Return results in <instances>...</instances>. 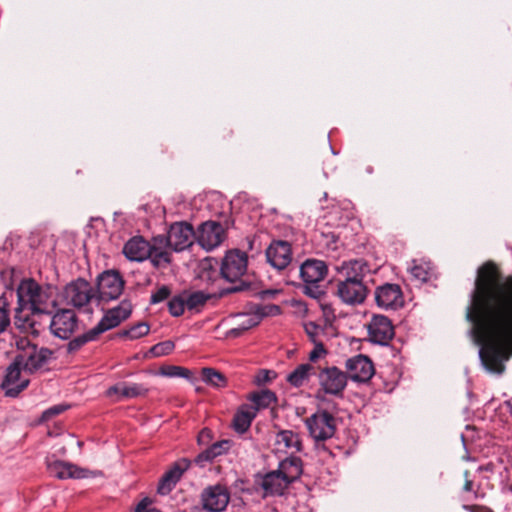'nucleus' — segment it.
<instances>
[{"instance_id":"f257e3e1","label":"nucleus","mask_w":512,"mask_h":512,"mask_svg":"<svg viewBox=\"0 0 512 512\" xmlns=\"http://www.w3.org/2000/svg\"><path fill=\"white\" fill-rule=\"evenodd\" d=\"M466 318L483 368L501 375L512 355V276L501 283L492 262L479 267Z\"/></svg>"},{"instance_id":"f03ea898","label":"nucleus","mask_w":512,"mask_h":512,"mask_svg":"<svg viewBox=\"0 0 512 512\" xmlns=\"http://www.w3.org/2000/svg\"><path fill=\"white\" fill-rule=\"evenodd\" d=\"M55 288L40 285L34 279H24L17 287L18 305L15 308V325L24 332H36L33 316L50 314L56 306Z\"/></svg>"},{"instance_id":"7ed1b4c3","label":"nucleus","mask_w":512,"mask_h":512,"mask_svg":"<svg viewBox=\"0 0 512 512\" xmlns=\"http://www.w3.org/2000/svg\"><path fill=\"white\" fill-rule=\"evenodd\" d=\"M337 271L341 278L337 280V296L348 305L364 302L368 294L365 278L370 273L368 263L363 259L343 262Z\"/></svg>"},{"instance_id":"20e7f679","label":"nucleus","mask_w":512,"mask_h":512,"mask_svg":"<svg viewBox=\"0 0 512 512\" xmlns=\"http://www.w3.org/2000/svg\"><path fill=\"white\" fill-rule=\"evenodd\" d=\"M248 256L245 252L240 250H231L224 256L220 272L222 277L236 285L227 289L229 293L239 292L246 290L249 285L242 280V277L247 271Z\"/></svg>"},{"instance_id":"39448f33","label":"nucleus","mask_w":512,"mask_h":512,"mask_svg":"<svg viewBox=\"0 0 512 512\" xmlns=\"http://www.w3.org/2000/svg\"><path fill=\"white\" fill-rule=\"evenodd\" d=\"M328 272L327 265L322 260L307 259L300 266V276L303 281V293L313 299L324 295L322 282Z\"/></svg>"},{"instance_id":"423d86ee","label":"nucleus","mask_w":512,"mask_h":512,"mask_svg":"<svg viewBox=\"0 0 512 512\" xmlns=\"http://www.w3.org/2000/svg\"><path fill=\"white\" fill-rule=\"evenodd\" d=\"M19 353L14 357L15 361L29 375L41 369L51 357V350L48 348H38L31 344L27 339H21L17 342Z\"/></svg>"},{"instance_id":"0eeeda50","label":"nucleus","mask_w":512,"mask_h":512,"mask_svg":"<svg viewBox=\"0 0 512 512\" xmlns=\"http://www.w3.org/2000/svg\"><path fill=\"white\" fill-rule=\"evenodd\" d=\"M63 298L67 305L87 311L92 302H97L94 287L82 278H78L65 286Z\"/></svg>"},{"instance_id":"6e6552de","label":"nucleus","mask_w":512,"mask_h":512,"mask_svg":"<svg viewBox=\"0 0 512 512\" xmlns=\"http://www.w3.org/2000/svg\"><path fill=\"white\" fill-rule=\"evenodd\" d=\"M305 426L316 444L332 438L336 432V420L326 410H319L307 417Z\"/></svg>"},{"instance_id":"1a4fd4ad","label":"nucleus","mask_w":512,"mask_h":512,"mask_svg":"<svg viewBox=\"0 0 512 512\" xmlns=\"http://www.w3.org/2000/svg\"><path fill=\"white\" fill-rule=\"evenodd\" d=\"M125 282L116 270H106L97 277V303L116 300L123 292Z\"/></svg>"},{"instance_id":"9d476101","label":"nucleus","mask_w":512,"mask_h":512,"mask_svg":"<svg viewBox=\"0 0 512 512\" xmlns=\"http://www.w3.org/2000/svg\"><path fill=\"white\" fill-rule=\"evenodd\" d=\"M46 466L49 474L60 480L85 479L95 477L100 474L99 472L81 468L70 462L57 460L54 457H48L46 459Z\"/></svg>"},{"instance_id":"9b49d317","label":"nucleus","mask_w":512,"mask_h":512,"mask_svg":"<svg viewBox=\"0 0 512 512\" xmlns=\"http://www.w3.org/2000/svg\"><path fill=\"white\" fill-rule=\"evenodd\" d=\"M347 380V374L335 366L323 368L318 373L320 390L336 397H342Z\"/></svg>"},{"instance_id":"f8f14e48","label":"nucleus","mask_w":512,"mask_h":512,"mask_svg":"<svg viewBox=\"0 0 512 512\" xmlns=\"http://www.w3.org/2000/svg\"><path fill=\"white\" fill-rule=\"evenodd\" d=\"M29 374L24 372L23 368L13 359L12 363L7 367L6 374L1 383V389L8 397H17L25 390L29 383Z\"/></svg>"},{"instance_id":"ddd939ff","label":"nucleus","mask_w":512,"mask_h":512,"mask_svg":"<svg viewBox=\"0 0 512 512\" xmlns=\"http://www.w3.org/2000/svg\"><path fill=\"white\" fill-rule=\"evenodd\" d=\"M195 231L189 223L176 222L168 230L166 244L176 252L183 251L193 244Z\"/></svg>"},{"instance_id":"4468645a","label":"nucleus","mask_w":512,"mask_h":512,"mask_svg":"<svg viewBox=\"0 0 512 512\" xmlns=\"http://www.w3.org/2000/svg\"><path fill=\"white\" fill-rule=\"evenodd\" d=\"M78 326V319L73 310L63 309L55 313L50 321L51 333L63 340L69 339Z\"/></svg>"},{"instance_id":"2eb2a0df","label":"nucleus","mask_w":512,"mask_h":512,"mask_svg":"<svg viewBox=\"0 0 512 512\" xmlns=\"http://www.w3.org/2000/svg\"><path fill=\"white\" fill-rule=\"evenodd\" d=\"M375 301L378 307L385 310H396L403 306L404 299L400 286L385 283L375 289Z\"/></svg>"},{"instance_id":"dca6fc26","label":"nucleus","mask_w":512,"mask_h":512,"mask_svg":"<svg viewBox=\"0 0 512 512\" xmlns=\"http://www.w3.org/2000/svg\"><path fill=\"white\" fill-rule=\"evenodd\" d=\"M347 377L354 382H367L375 373L372 361L365 355H355L346 360Z\"/></svg>"},{"instance_id":"f3484780","label":"nucleus","mask_w":512,"mask_h":512,"mask_svg":"<svg viewBox=\"0 0 512 512\" xmlns=\"http://www.w3.org/2000/svg\"><path fill=\"white\" fill-rule=\"evenodd\" d=\"M132 312V304L129 300H122L120 304L106 311L101 320L94 326L97 332L102 333L117 327L126 320Z\"/></svg>"},{"instance_id":"a211bd4d","label":"nucleus","mask_w":512,"mask_h":512,"mask_svg":"<svg viewBox=\"0 0 512 512\" xmlns=\"http://www.w3.org/2000/svg\"><path fill=\"white\" fill-rule=\"evenodd\" d=\"M368 336L375 344L388 345L394 336V327L390 319L384 315H374L368 324Z\"/></svg>"},{"instance_id":"6ab92c4d","label":"nucleus","mask_w":512,"mask_h":512,"mask_svg":"<svg viewBox=\"0 0 512 512\" xmlns=\"http://www.w3.org/2000/svg\"><path fill=\"white\" fill-rule=\"evenodd\" d=\"M195 235L198 244L203 249L210 251L222 243L224 239V229L221 224L209 221L202 223Z\"/></svg>"},{"instance_id":"aec40b11","label":"nucleus","mask_w":512,"mask_h":512,"mask_svg":"<svg viewBox=\"0 0 512 512\" xmlns=\"http://www.w3.org/2000/svg\"><path fill=\"white\" fill-rule=\"evenodd\" d=\"M267 262L277 270H284L292 261L291 245L287 241L275 240L266 249Z\"/></svg>"},{"instance_id":"412c9836","label":"nucleus","mask_w":512,"mask_h":512,"mask_svg":"<svg viewBox=\"0 0 512 512\" xmlns=\"http://www.w3.org/2000/svg\"><path fill=\"white\" fill-rule=\"evenodd\" d=\"M230 499L226 487L221 485L210 486L202 492L201 500L203 508L208 512H222Z\"/></svg>"},{"instance_id":"4be33fe9","label":"nucleus","mask_w":512,"mask_h":512,"mask_svg":"<svg viewBox=\"0 0 512 512\" xmlns=\"http://www.w3.org/2000/svg\"><path fill=\"white\" fill-rule=\"evenodd\" d=\"M275 451L291 455L302 450V442L298 433L292 430H281L275 436Z\"/></svg>"},{"instance_id":"5701e85b","label":"nucleus","mask_w":512,"mask_h":512,"mask_svg":"<svg viewBox=\"0 0 512 512\" xmlns=\"http://www.w3.org/2000/svg\"><path fill=\"white\" fill-rule=\"evenodd\" d=\"M123 253L130 261L142 262L151 256V245L142 237H133L124 245Z\"/></svg>"},{"instance_id":"b1692460","label":"nucleus","mask_w":512,"mask_h":512,"mask_svg":"<svg viewBox=\"0 0 512 512\" xmlns=\"http://www.w3.org/2000/svg\"><path fill=\"white\" fill-rule=\"evenodd\" d=\"M188 468V463L184 459L176 462L161 478L157 491L161 495L171 492L176 483L180 480L183 472Z\"/></svg>"},{"instance_id":"393cba45","label":"nucleus","mask_w":512,"mask_h":512,"mask_svg":"<svg viewBox=\"0 0 512 512\" xmlns=\"http://www.w3.org/2000/svg\"><path fill=\"white\" fill-rule=\"evenodd\" d=\"M265 496L281 495L288 487L287 480H285L278 470L271 471L265 474L260 482Z\"/></svg>"},{"instance_id":"a878e982","label":"nucleus","mask_w":512,"mask_h":512,"mask_svg":"<svg viewBox=\"0 0 512 512\" xmlns=\"http://www.w3.org/2000/svg\"><path fill=\"white\" fill-rule=\"evenodd\" d=\"M282 477L290 484L300 477L302 474L301 459L291 455L280 461L277 469Z\"/></svg>"},{"instance_id":"bb28decb","label":"nucleus","mask_w":512,"mask_h":512,"mask_svg":"<svg viewBox=\"0 0 512 512\" xmlns=\"http://www.w3.org/2000/svg\"><path fill=\"white\" fill-rule=\"evenodd\" d=\"M256 409L250 405H242L234 415L233 428L237 433H245L251 426L256 417Z\"/></svg>"},{"instance_id":"cd10ccee","label":"nucleus","mask_w":512,"mask_h":512,"mask_svg":"<svg viewBox=\"0 0 512 512\" xmlns=\"http://www.w3.org/2000/svg\"><path fill=\"white\" fill-rule=\"evenodd\" d=\"M147 391L148 389L142 384L122 382L110 387L107 390V395L113 396L117 394L125 398H135L145 395Z\"/></svg>"},{"instance_id":"c85d7f7f","label":"nucleus","mask_w":512,"mask_h":512,"mask_svg":"<svg viewBox=\"0 0 512 512\" xmlns=\"http://www.w3.org/2000/svg\"><path fill=\"white\" fill-rule=\"evenodd\" d=\"M313 374H315V367L309 363H302L287 375L286 380L291 386L299 388L302 387Z\"/></svg>"},{"instance_id":"c756f323","label":"nucleus","mask_w":512,"mask_h":512,"mask_svg":"<svg viewBox=\"0 0 512 512\" xmlns=\"http://www.w3.org/2000/svg\"><path fill=\"white\" fill-rule=\"evenodd\" d=\"M248 399L253 403L251 407L256 409V413L260 409L268 408L277 400L275 393L270 390H261L259 392L251 393Z\"/></svg>"},{"instance_id":"7c9ffc66","label":"nucleus","mask_w":512,"mask_h":512,"mask_svg":"<svg viewBox=\"0 0 512 512\" xmlns=\"http://www.w3.org/2000/svg\"><path fill=\"white\" fill-rule=\"evenodd\" d=\"M238 317L241 318V321L237 324L236 327L230 329L227 332V336L234 338L239 337L242 335L243 332L259 324V317L256 315L239 314Z\"/></svg>"},{"instance_id":"2f4dec72","label":"nucleus","mask_w":512,"mask_h":512,"mask_svg":"<svg viewBox=\"0 0 512 512\" xmlns=\"http://www.w3.org/2000/svg\"><path fill=\"white\" fill-rule=\"evenodd\" d=\"M411 276L419 282H426L429 279L431 265L429 262L413 260L409 267Z\"/></svg>"},{"instance_id":"473e14b6","label":"nucleus","mask_w":512,"mask_h":512,"mask_svg":"<svg viewBox=\"0 0 512 512\" xmlns=\"http://www.w3.org/2000/svg\"><path fill=\"white\" fill-rule=\"evenodd\" d=\"M99 336L100 334L97 332L95 327H93L82 335H79L70 340L68 343V351H76L80 349L84 344L96 340Z\"/></svg>"},{"instance_id":"72a5a7b5","label":"nucleus","mask_w":512,"mask_h":512,"mask_svg":"<svg viewBox=\"0 0 512 512\" xmlns=\"http://www.w3.org/2000/svg\"><path fill=\"white\" fill-rule=\"evenodd\" d=\"M159 375L168 378H185L190 379L191 371L181 366L164 365L159 369Z\"/></svg>"},{"instance_id":"f704fd0d","label":"nucleus","mask_w":512,"mask_h":512,"mask_svg":"<svg viewBox=\"0 0 512 512\" xmlns=\"http://www.w3.org/2000/svg\"><path fill=\"white\" fill-rule=\"evenodd\" d=\"M202 379L206 384H209L213 387L220 388L226 385V379L224 375L213 368H203Z\"/></svg>"},{"instance_id":"c9c22d12","label":"nucleus","mask_w":512,"mask_h":512,"mask_svg":"<svg viewBox=\"0 0 512 512\" xmlns=\"http://www.w3.org/2000/svg\"><path fill=\"white\" fill-rule=\"evenodd\" d=\"M150 331V327L146 322H139L129 329L122 330L119 332L120 337H126L131 340L139 339L145 335H147Z\"/></svg>"},{"instance_id":"e433bc0d","label":"nucleus","mask_w":512,"mask_h":512,"mask_svg":"<svg viewBox=\"0 0 512 512\" xmlns=\"http://www.w3.org/2000/svg\"><path fill=\"white\" fill-rule=\"evenodd\" d=\"M186 306L189 310L197 309L200 306H203L207 300L209 299V295L205 294L202 291H196L190 293L189 295H185Z\"/></svg>"},{"instance_id":"4c0bfd02","label":"nucleus","mask_w":512,"mask_h":512,"mask_svg":"<svg viewBox=\"0 0 512 512\" xmlns=\"http://www.w3.org/2000/svg\"><path fill=\"white\" fill-rule=\"evenodd\" d=\"M186 306L185 295H177L172 297L168 302V310L174 317H179L184 313Z\"/></svg>"},{"instance_id":"58836bf2","label":"nucleus","mask_w":512,"mask_h":512,"mask_svg":"<svg viewBox=\"0 0 512 512\" xmlns=\"http://www.w3.org/2000/svg\"><path fill=\"white\" fill-rule=\"evenodd\" d=\"M154 266H161L170 262V255L167 251L151 245V256L148 257Z\"/></svg>"},{"instance_id":"ea45409f","label":"nucleus","mask_w":512,"mask_h":512,"mask_svg":"<svg viewBox=\"0 0 512 512\" xmlns=\"http://www.w3.org/2000/svg\"><path fill=\"white\" fill-rule=\"evenodd\" d=\"M174 349V344L171 341H164L157 343L152 346L150 349V353L155 357H161L164 355L170 354Z\"/></svg>"},{"instance_id":"a19ab883","label":"nucleus","mask_w":512,"mask_h":512,"mask_svg":"<svg viewBox=\"0 0 512 512\" xmlns=\"http://www.w3.org/2000/svg\"><path fill=\"white\" fill-rule=\"evenodd\" d=\"M304 329L313 343L321 342L319 336L323 333V328L320 325L314 322H307L304 324Z\"/></svg>"},{"instance_id":"79ce46f5","label":"nucleus","mask_w":512,"mask_h":512,"mask_svg":"<svg viewBox=\"0 0 512 512\" xmlns=\"http://www.w3.org/2000/svg\"><path fill=\"white\" fill-rule=\"evenodd\" d=\"M277 376L276 372L267 369H261L254 377V382L258 386L265 385L275 379Z\"/></svg>"},{"instance_id":"37998d69","label":"nucleus","mask_w":512,"mask_h":512,"mask_svg":"<svg viewBox=\"0 0 512 512\" xmlns=\"http://www.w3.org/2000/svg\"><path fill=\"white\" fill-rule=\"evenodd\" d=\"M170 293H171V291H170L169 287L163 285V286L159 287L154 293H152L150 301L152 304L160 303V302L168 299L170 296Z\"/></svg>"},{"instance_id":"c03bdc74","label":"nucleus","mask_w":512,"mask_h":512,"mask_svg":"<svg viewBox=\"0 0 512 512\" xmlns=\"http://www.w3.org/2000/svg\"><path fill=\"white\" fill-rule=\"evenodd\" d=\"M68 405H65V404H58V405H54L48 409H46L43 413H42V419L47 421V420H50L51 418H53L54 416L56 415H59L61 414L62 412L66 411L68 409Z\"/></svg>"},{"instance_id":"a18cd8bd","label":"nucleus","mask_w":512,"mask_h":512,"mask_svg":"<svg viewBox=\"0 0 512 512\" xmlns=\"http://www.w3.org/2000/svg\"><path fill=\"white\" fill-rule=\"evenodd\" d=\"M321 237L323 238V241H324V243L326 245L327 251H335V250L338 249L339 239H338V237L335 234H333V233H328V234L322 233Z\"/></svg>"},{"instance_id":"49530a36","label":"nucleus","mask_w":512,"mask_h":512,"mask_svg":"<svg viewBox=\"0 0 512 512\" xmlns=\"http://www.w3.org/2000/svg\"><path fill=\"white\" fill-rule=\"evenodd\" d=\"M5 306V302H3V306H0V334L3 333L10 325L9 310Z\"/></svg>"},{"instance_id":"de8ad7c7","label":"nucleus","mask_w":512,"mask_h":512,"mask_svg":"<svg viewBox=\"0 0 512 512\" xmlns=\"http://www.w3.org/2000/svg\"><path fill=\"white\" fill-rule=\"evenodd\" d=\"M228 444H229L228 441H219V442L212 444L209 447L210 452L212 453V456H214V458H216L217 456L224 454L228 448Z\"/></svg>"},{"instance_id":"09e8293b","label":"nucleus","mask_w":512,"mask_h":512,"mask_svg":"<svg viewBox=\"0 0 512 512\" xmlns=\"http://www.w3.org/2000/svg\"><path fill=\"white\" fill-rule=\"evenodd\" d=\"M326 353L323 343L322 342H316L314 343V349L309 353V360L312 362H315L317 359H319L322 355Z\"/></svg>"},{"instance_id":"8fccbe9b","label":"nucleus","mask_w":512,"mask_h":512,"mask_svg":"<svg viewBox=\"0 0 512 512\" xmlns=\"http://www.w3.org/2000/svg\"><path fill=\"white\" fill-rule=\"evenodd\" d=\"M135 512H160V511L151 506V501L148 498H144L137 505Z\"/></svg>"},{"instance_id":"3c124183","label":"nucleus","mask_w":512,"mask_h":512,"mask_svg":"<svg viewBox=\"0 0 512 512\" xmlns=\"http://www.w3.org/2000/svg\"><path fill=\"white\" fill-rule=\"evenodd\" d=\"M214 459L212 453L210 452L209 447L201 452L195 459L196 463L200 466H204L206 463L211 462Z\"/></svg>"},{"instance_id":"603ef678","label":"nucleus","mask_w":512,"mask_h":512,"mask_svg":"<svg viewBox=\"0 0 512 512\" xmlns=\"http://www.w3.org/2000/svg\"><path fill=\"white\" fill-rule=\"evenodd\" d=\"M473 489V482L471 480L466 479L465 485H464V491L470 492Z\"/></svg>"},{"instance_id":"864d4df0","label":"nucleus","mask_w":512,"mask_h":512,"mask_svg":"<svg viewBox=\"0 0 512 512\" xmlns=\"http://www.w3.org/2000/svg\"><path fill=\"white\" fill-rule=\"evenodd\" d=\"M208 436H209V431L204 429L201 431L198 440L201 441L203 437H208Z\"/></svg>"},{"instance_id":"5fc2aeb1","label":"nucleus","mask_w":512,"mask_h":512,"mask_svg":"<svg viewBox=\"0 0 512 512\" xmlns=\"http://www.w3.org/2000/svg\"><path fill=\"white\" fill-rule=\"evenodd\" d=\"M506 404H507V405H508V407L510 408V412H511V414H512V398H511L510 400H508V401L506 402Z\"/></svg>"},{"instance_id":"6e6d98bb","label":"nucleus","mask_w":512,"mask_h":512,"mask_svg":"<svg viewBox=\"0 0 512 512\" xmlns=\"http://www.w3.org/2000/svg\"><path fill=\"white\" fill-rule=\"evenodd\" d=\"M484 469H485V470H487V471H490V470H491V465H490V464L486 465V466L484 467Z\"/></svg>"}]
</instances>
